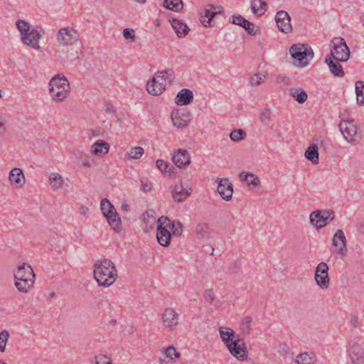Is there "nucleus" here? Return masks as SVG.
Instances as JSON below:
<instances>
[{"label": "nucleus", "mask_w": 364, "mask_h": 364, "mask_svg": "<svg viewBox=\"0 0 364 364\" xmlns=\"http://www.w3.org/2000/svg\"><path fill=\"white\" fill-rule=\"evenodd\" d=\"M93 267L94 278L100 287H110L118 277L115 264L109 259L97 261Z\"/></svg>", "instance_id": "1"}, {"label": "nucleus", "mask_w": 364, "mask_h": 364, "mask_svg": "<svg viewBox=\"0 0 364 364\" xmlns=\"http://www.w3.org/2000/svg\"><path fill=\"white\" fill-rule=\"evenodd\" d=\"M173 78L171 70L156 72L147 82V92L154 96L161 95L165 90L166 87L171 85Z\"/></svg>", "instance_id": "2"}, {"label": "nucleus", "mask_w": 364, "mask_h": 364, "mask_svg": "<svg viewBox=\"0 0 364 364\" xmlns=\"http://www.w3.org/2000/svg\"><path fill=\"white\" fill-rule=\"evenodd\" d=\"M220 335L222 341L232 355L240 360H244L247 357V350L244 347L239 344V340H233L235 332L230 328L220 327L219 328Z\"/></svg>", "instance_id": "3"}, {"label": "nucleus", "mask_w": 364, "mask_h": 364, "mask_svg": "<svg viewBox=\"0 0 364 364\" xmlns=\"http://www.w3.org/2000/svg\"><path fill=\"white\" fill-rule=\"evenodd\" d=\"M70 84L64 75H57L49 82V91L52 99L57 102H63L70 93Z\"/></svg>", "instance_id": "4"}, {"label": "nucleus", "mask_w": 364, "mask_h": 364, "mask_svg": "<svg viewBox=\"0 0 364 364\" xmlns=\"http://www.w3.org/2000/svg\"><path fill=\"white\" fill-rule=\"evenodd\" d=\"M289 53L297 68H305L314 56L312 48L308 44H294L289 48Z\"/></svg>", "instance_id": "5"}, {"label": "nucleus", "mask_w": 364, "mask_h": 364, "mask_svg": "<svg viewBox=\"0 0 364 364\" xmlns=\"http://www.w3.org/2000/svg\"><path fill=\"white\" fill-rule=\"evenodd\" d=\"M329 46L331 47L329 58L342 62H346L349 59L350 52L344 38L341 37L333 38Z\"/></svg>", "instance_id": "6"}, {"label": "nucleus", "mask_w": 364, "mask_h": 364, "mask_svg": "<svg viewBox=\"0 0 364 364\" xmlns=\"http://www.w3.org/2000/svg\"><path fill=\"white\" fill-rule=\"evenodd\" d=\"M354 119L341 120L338 124V128L343 137L350 143L355 145L360 140V136H358V127L353 124Z\"/></svg>", "instance_id": "7"}, {"label": "nucleus", "mask_w": 364, "mask_h": 364, "mask_svg": "<svg viewBox=\"0 0 364 364\" xmlns=\"http://www.w3.org/2000/svg\"><path fill=\"white\" fill-rule=\"evenodd\" d=\"M79 34L73 27L67 26L58 30L56 40L60 46H72L77 42Z\"/></svg>", "instance_id": "8"}, {"label": "nucleus", "mask_w": 364, "mask_h": 364, "mask_svg": "<svg viewBox=\"0 0 364 364\" xmlns=\"http://www.w3.org/2000/svg\"><path fill=\"white\" fill-rule=\"evenodd\" d=\"M335 218V213L333 210H315L309 217L311 223L317 228H321Z\"/></svg>", "instance_id": "9"}, {"label": "nucleus", "mask_w": 364, "mask_h": 364, "mask_svg": "<svg viewBox=\"0 0 364 364\" xmlns=\"http://www.w3.org/2000/svg\"><path fill=\"white\" fill-rule=\"evenodd\" d=\"M161 322L164 329L173 331L179 323V315L174 309L166 308L161 314Z\"/></svg>", "instance_id": "10"}, {"label": "nucleus", "mask_w": 364, "mask_h": 364, "mask_svg": "<svg viewBox=\"0 0 364 364\" xmlns=\"http://www.w3.org/2000/svg\"><path fill=\"white\" fill-rule=\"evenodd\" d=\"M328 266L324 262H320L315 269L314 279L316 284L321 289H327L329 286L330 279L328 277Z\"/></svg>", "instance_id": "11"}, {"label": "nucleus", "mask_w": 364, "mask_h": 364, "mask_svg": "<svg viewBox=\"0 0 364 364\" xmlns=\"http://www.w3.org/2000/svg\"><path fill=\"white\" fill-rule=\"evenodd\" d=\"M171 119L175 127L178 128L186 127L192 120V115L187 109H178L171 114Z\"/></svg>", "instance_id": "12"}, {"label": "nucleus", "mask_w": 364, "mask_h": 364, "mask_svg": "<svg viewBox=\"0 0 364 364\" xmlns=\"http://www.w3.org/2000/svg\"><path fill=\"white\" fill-rule=\"evenodd\" d=\"M347 240L342 230H338L332 240V245L334 247L333 254L343 257L347 253Z\"/></svg>", "instance_id": "13"}, {"label": "nucleus", "mask_w": 364, "mask_h": 364, "mask_svg": "<svg viewBox=\"0 0 364 364\" xmlns=\"http://www.w3.org/2000/svg\"><path fill=\"white\" fill-rule=\"evenodd\" d=\"M274 21L279 31L285 34L292 32L291 17L287 11L283 10L279 11L274 16Z\"/></svg>", "instance_id": "14"}, {"label": "nucleus", "mask_w": 364, "mask_h": 364, "mask_svg": "<svg viewBox=\"0 0 364 364\" xmlns=\"http://www.w3.org/2000/svg\"><path fill=\"white\" fill-rule=\"evenodd\" d=\"M222 12V7L214 6L213 4L207 5L203 12L200 14V21L202 24L207 27L212 26L211 21L215 16L216 14Z\"/></svg>", "instance_id": "15"}, {"label": "nucleus", "mask_w": 364, "mask_h": 364, "mask_svg": "<svg viewBox=\"0 0 364 364\" xmlns=\"http://www.w3.org/2000/svg\"><path fill=\"white\" fill-rule=\"evenodd\" d=\"M172 161L179 168H186L191 164V156L185 149H178L172 155Z\"/></svg>", "instance_id": "16"}, {"label": "nucleus", "mask_w": 364, "mask_h": 364, "mask_svg": "<svg viewBox=\"0 0 364 364\" xmlns=\"http://www.w3.org/2000/svg\"><path fill=\"white\" fill-rule=\"evenodd\" d=\"M164 221L160 222L159 218L157 220V234L158 242L163 247H168L170 245L171 233L168 228L165 227Z\"/></svg>", "instance_id": "17"}, {"label": "nucleus", "mask_w": 364, "mask_h": 364, "mask_svg": "<svg viewBox=\"0 0 364 364\" xmlns=\"http://www.w3.org/2000/svg\"><path fill=\"white\" fill-rule=\"evenodd\" d=\"M217 191L223 200L226 201L230 200L233 193L232 183L226 178L220 179Z\"/></svg>", "instance_id": "18"}, {"label": "nucleus", "mask_w": 364, "mask_h": 364, "mask_svg": "<svg viewBox=\"0 0 364 364\" xmlns=\"http://www.w3.org/2000/svg\"><path fill=\"white\" fill-rule=\"evenodd\" d=\"M230 22L242 27L251 36L257 35V29H255V25L240 15L232 16Z\"/></svg>", "instance_id": "19"}, {"label": "nucleus", "mask_w": 364, "mask_h": 364, "mask_svg": "<svg viewBox=\"0 0 364 364\" xmlns=\"http://www.w3.org/2000/svg\"><path fill=\"white\" fill-rule=\"evenodd\" d=\"M41 37V33L36 29L32 28L21 37V40L24 44L36 50H40L39 39Z\"/></svg>", "instance_id": "20"}, {"label": "nucleus", "mask_w": 364, "mask_h": 364, "mask_svg": "<svg viewBox=\"0 0 364 364\" xmlns=\"http://www.w3.org/2000/svg\"><path fill=\"white\" fill-rule=\"evenodd\" d=\"M9 181L16 188H22L26 183V178L23 171L19 168H14L11 169L9 173Z\"/></svg>", "instance_id": "21"}, {"label": "nucleus", "mask_w": 364, "mask_h": 364, "mask_svg": "<svg viewBox=\"0 0 364 364\" xmlns=\"http://www.w3.org/2000/svg\"><path fill=\"white\" fill-rule=\"evenodd\" d=\"M14 279H22L24 278H35L34 272L30 264L22 262L17 266L16 271L14 274Z\"/></svg>", "instance_id": "22"}, {"label": "nucleus", "mask_w": 364, "mask_h": 364, "mask_svg": "<svg viewBox=\"0 0 364 364\" xmlns=\"http://www.w3.org/2000/svg\"><path fill=\"white\" fill-rule=\"evenodd\" d=\"M159 221H164L163 224L165 227L168 228L172 231L171 235L174 237H180L183 232V225L180 221L171 220L165 216L159 218Z\"/></svg>", "instance_id": "23"}, {"label": "nucleus", "mask_w": 364, "mask_h": 364, "mask_svg": "<svg viewBox=\"0 0 364 364\" xmlns=\"http://www.w3.org/2000/svg\"><path fill=\"white\" fill-rule=\"evenodd\" d=\"M191 191V188L186 189L180 184L172 188L171 193L172 197L176 202L181 203L190 196Z\"/></svg>", "instance_id": "24"}, {"label": "nucleus", "mask_w": 364, "mask_h": 364, "mask_svg": "<svg viewBox=\"0 0 364 364\" xmlns=\"http://www.w3.org/2000/svg\"><path fill=\"white\" fill-rule=\"evenodd\" d=\"M349 355L353 364L364 363V349L360 345L353 344L350 348Z\"/></svg>", "instance_id": "25"}, {"label": "nucleus", "mask_w": 364, "mask_h": 364, "mask_svg": "<svg viewBox=\"0 0 364 364\" xmlns=\"http://www.w3.org/2000/svg\"><path fill=\"white\" fill-rule=\"evenodd\" d=\"M325 61L328 65L331 73L336 77H343L345 75L342 65L340 64L341 60H335L333 58L326 57Z\"/></svg>", "instance_id": "26"}, {"label": "nucleus", "mask_w": 364, "mask_h": 364, "mask_svg": "<svg viewBox=\"0 0 364 364\" xmlns=\"http://www.w3.org/2000/svg\"><path fill=\"white\" fill-rule=\"evenodd\" d=\"M193 100V93L189 89H182L176 97V103L178 105H188Z\"/></svg>", "instance_id": "27"}, {"label": "nucleus", "mask_w": 364, "mask_h": 364, "mask_svg": "<svg viewBox=\"0 0 364 364\" xmlns=\"http://www.w3.org/2000/svg\"><path fill=\"white\" fill-rule=\"evenodd\" d=\"M196 232L198 239L205 240L212 237L213 231L209 225L205 223H198Z\"/></svg>", "instance_id": "28"}, {"label": "nucleus", "mask_w": 364, "mask_h": 364, "mask_svg": "<svg viewBox=\"0 0 364 364\" xmlns=\"http://www.w3.org/2000/svg\"><path fill=\"white\" fill-rule=\"evenodd\" d=\"M252 13L257 16H261L267 10L266 0H250Z\"/></svg>", "instance_id": "29"}, {"label": "nucleus", "mask_w": 364, "mask_h": 364, "mask_svg": "<svg viewBox=\"0 0 364 364\" xmlns=\"http://www.w3.org/2000/svg\"><path fill=\"white\" fill-rule=\"evenodd\" d=\"M109 144L103 141L97 140L91 147V151L95 156H102L108 153Z\"/></svg>", "instance_id": "30"}, {"label": "nucleus", "mask_w": 364, "mask_h": 364, "mask_svg": "<svg viewBox=\"0 0 364 364\" xmlns=\"http://www.w3.org/2000/svg\"><path fill=\"white\" fill-rule=\"evenodd\" d=\"M171 23L173 29L175 31L178 38L185 37L188 34L189 28L188 26L185 24L183 22L178 19L173 18L171 21Z\"/></svg>", "instance_id": "31"}, {"label": "nucleus", "mask_w": 364, "mask_h": 364, "mask_svg": "<svg viewBox=\"0 0 364 364\" xmlns=\"http://www.w3.org/2000/svg\"><path fill=\"white\" fill-rule=\"evenodd\" d=\"M15 286L22 293H28L33 287L35 278H24L22 279H14Z\"/></svg>", "instance_id": "32"}, {"label": "nucleus", "mask_w": 364, "mask_h": 364, "mask_svg": "<svg viewBox=\"0 0 364 364\" xmlns=\"http://www.w3.org/2000/svg\"><path fill=\"white\" fill-rule=\"evenodd\" d=\"M238 176L241 181L246 182L247 186L250 188L259 185L260 182L259 178L255 174L249 172L242 171L239 174Z\"/></svg>", "instance_id": "33"}, {"label": "nucleus", "mask_w": 364, "mask_h": 364, "mask_svg": "<svg viewBox=\"0 0 364 364\" xmlns=\"http://www.w3.org/2000/svg\"><path fill=\"white\" fill-rule=\"evenodd\" d=\"M304 156L314 164H317L319 160L318 146L315 144H311L306 150Z\"/></svg>", "instance_id": "34"}, {"label": "nucleus", "mask_w": 364, "mask_h": 364, "mask_svg": "<svg viewBox=\"0 0 364 364\" xmlns=\"http://www.w3.org/2000/svg\"><path fill=\"white\" fill-rule=\"evenodd\" d=\"M156 165L157 168L163 173H166L168 176L171 177L176 174V170L171 164L162 159L156 161Z\"/></svg>", "instance_id": "35"}, {"label": "nucleus", "mask_w": 364, "mask_h": 364, "mask_svg": "<svg viewBox=\"0 0 364 364\" xmlns=\"http://www.w3.org/2000/svg\"><path fill=\"white\" fill-rule=\"evenodd\" d=\"M289 95L299 104L304 103L308 97L307 93L300 87L290 88Z\"/></svg>", "instance_id": "36"}, {"label": "nucleus", "mask_w": 364, "mask_h": 364, "mask_svg": "<svg viewBox=\"0 0 364 364\" xmlns=\"http://www.w3.org/2000/svg\"><path fill=\"white\" fill-rule=\"evenodd\" d=\"M105 218L112 229H113L117 232H120L122 221L117 211L112 214H109L105 216Z\"/></svg>", "instance_id": "37"}, {"label": "nucleus", "mask_w": 364, "mask_h": 364, "mask_svg": "<svg viewBox=\"0 0 364 364\" xmlns=\"http://www.w3.org/2000/svg\"><path fill=\"white\" fill-rule=\"evenodd\" d=\"M49 183L54 191H58L63 187L64 179L63 176L58 173H51L49 175Z\"/></svg>", "instance_id": "38"}, {"label": "nucleus", "mask_w": 364, "mask_h": 364, "mask_svg": "<svg viewBox=\"0 0 364 364\" xmlns=\"http://www.w3.org/2000/svg\"><path fill=\"white\" fill-rule=\"evenodd\" d=\"M315 355L313 353H300L296 359L297 364H312L314 361Z\"/></svg>", "instance_id": "39"}, {"label": "nucleus", "mask_w": 364, "mask_h": 364, "mask_svg": "<svg viewBox=\"0 0 364 364\" xmlns=\"http://www.w3.org/2000/svg\"><path fill=\"white\" fill-rule=\"evenodd\" d=\"M355 92L357 103L360 105H364V81L356 82Z\"/></svg>", "instance_id": "40"}, {"label": "nucleus", "mask_w": 364, "mask_h": 364, "mask_svg": "<svg viewBox=\"0 0 364 364\" xmlns=\"http://www.w3.org/2000/svg\"><path fill=\"white\" fill-rule=\"evenodd\" d=\"M100 205L102 214L105 215V217L116 212L114 205H112V203L107 198H103L101 200Z\"/></svg>", "instance_id": "41"}, {"label": "nucleus", "mask_w": 364, "mask_h": 364, "mask_svg": "<svg viewBox=\"0 0 364 364\" xmlns=\"http://www.w3.org/2000/svg\"><path fill=\"white\" fill-rule=\"evenodd\" d=\"M164 6L175 11H179L183 9L181 0H164Z\"/></svg>", "instance_id": "42"}, {"label": "nucleus", "mask_w": 364, "mask_h": 364, "mask_svg": "<svg viewBox=\"0 0 364 364\" xmlns=\"http://www.w3.org/2000/svg\"><path fill=\"white\" fill-rule=\"evenodd\" d=\"M252 319L250 316H245L240 324V329L244 335H248L251 332L250 324Z\"/></svg>", "instance_id": "43"}, {"label": "nucleus", "mask_w": 364, "mask_h": 364, "mask_svg": "<svg viewBox=\"0 0 364 364\" xmlns=\"http://www.w3.org/2000/svg\"><path fill=\"white\" fill-rule=\"evenodd\" d=\"M266 74L258 73L252 75L250 78V83L252 86H257L266 80Z\"/></svg>", "instance_id": "44"}, {"label": "nucleus", "mask_w": 364, "mask_h": 364, "mask_svg": "<svg viewBox=\"0 0 364 364\" xmlns=\"http://www.w3.org/2000/svg\"><path fill=\"white\" fill-rule=\"evenodd\" d=\"M16 26L21 32V38L31 30V25L23 20H18Z\"/></svg>", "instance_id": "45"}, {"label": "nucleus", "mask_w": 364, "mask_h": 364, "mask_svg": "<svg viewBox=\"0 0 364 364\" xmlns=\"http://www.w3.org/2000/svg\"><path fill=\"white\" fill-rule=\"evenodd\" d=\"M9 338V333L4 330L0 332V352L4 353L6 350V343Z\"/></svg>", "instance_id": "46"}, {"label": "nucleus", "mask_w": 364, "mask_h": 364, "mask_svg": "<svg viewBox=\"0 0 364 364\" xmlns=\"http://www.w3.org/2000/svg\"><path fill=\"white\" fill-rule=\"evenodd\" d=\"M246 136V132L242 129H235L232 131L230 134V137L231 140L234 141H240L245 139Z\"/></svg>", "instance_id": "47"}, {"label": "nucleus", "mask_w": 364, "mask_h": 364, "mask_svg": "<svg viewBox=\"0 0 364 364\" xmlns=\"http://www.w3.org/2000/svg\"><path fill=\"white\" fill-rule=\"evenodd\" d=\"M164 354L167 358L171 360H173L174 358H178L181 356V354L176 351V349L173 346H170L165 348Z\"/></svg>", "instance_id": "48"}, {"label": "nucleus", "mask_w": 364, "mask_h": 364, "mask_svg": "<svg viewBox=\"0 0 364 364\" xmlns=\"http://www.w3.org/2000/svg\"><path fill=\"white\" fill-rule=\"evenodd\" d=\"M272 117V111L270 109H264L262 111L259 119L262 124H268Z\"/></svg>", "instance_id": "49"}, {"label": "nucleus", "mask_w": 364, "mask_h": 364, "mask_svg": "<svg viewBox=\"0 0 364 364\" xmlns=\"http://www.w3.org/2000/svg\"><path fill=\"white\" fill-rule=\"evenodd\" d=\"M144 149L141 146H136L131 149L129 156L134 159H139L144 154Z\"/></svg>", "instance_id": "50"}, {"label": "nucleus", "mask_w": 364, "mask_h": 364, "mask_svg": "<svg viewBox=\"0 0 364 364\" xmlns=\"http://www.w3.org/2000/svg\"><path fill=\"white\" fill-rule=\"evenodd\" d=\"M123 36L125 39L129 40L131 42L135 41V33L132 28H124L123 30Z\"/></svg>", "instance_id": "51"}, {"label": "nucleus", "mask_w": 364, "mask_h": 364, "mask_svg": "<svg viewBox=\"0 0 364 364\" xmlns=\"http://www.w3.org/2000/svg\"><path fill=\"white\" fill-rule=\"evenodd\" d=\"M95 364H112L111 359L104 355H99L95 356Z\"/></svg>", "instance_id": "52"}, {"label": "nucleus", "mask_w": 364, "mask_h": 364, "mask_svg": "<svg viewBox=\"0 0 364 364\" xmlns=\"http://www.w3.org/2000/svg\"><path fill=\"white\" fill-rule=\"evenodd\" d=\"M103 108H104L105 112L107 114H114L116 112V110H115L114 107H113V105L108 102H105L104 103Z\"/></svg>", "instance_id": "53"}, {"label": "nucleus", "mask_w": 364, "mask_h": 364, "mask_svg": "<svg viewBox=\"0 0 364 364\" xmlns=\"http://www.w3.org/2000/svg\"><path fill=\"white\" fill-rule=\"evenodd\" d=\"M204 297L207 301L212 303L215 300V295L212 289L205 290Z\"/></svg>", "instance_id": "54"}, {"label": "nucleus", "mask_w": 364, "mask_h": 364, "mask_svg": "<svg viewBox=\"0 0 364 364\" xmlns=\"http://www.w3.org/2000/svg\"><path fill=\"white\" fill-rule=\"evenodd\" d=\"M141 189L144 192L151 191L152 189V184L149 181L141 180Z\"/></svg>", "instance_id": "55"}, {"label": "nucleus", "mask_w": 364, "mask_h": 364, "mask_svg": "<svg viewBox=\"0 0 364 364\" xmlns=\"http://www.w3.org/2000/svg\"><path fill=\"white\" fill-rule=\"evenodd\" d=\"M350 323L354 328H358L360 324L359 318L356 315L351 314L350 317Z\"/></svg>", "instance_id": "56"}, {"label": "nucleus", "mask_w": 364, "mask_h": 364, "mask_svg": "<svg viewBox=\"0 0 364 364\" xmlns=\"http://www.w3.org/2000/svg\"><path fill=\"white\" fill-rule=\"evenodd\" d=\"M279 353L283 355H286L289 350V346L285 343H281L279 346Z\"/></svg>", "instance_id": "57"}, {"label": "nucleus", "mask_w": 364, "mask_h": 364, "mask_svg": "<svg viewBox=\"0 0 364 364\" xmlns=\"http://www.w3.org/2000/svg\"><path fill=\"white\" fill-rule=\"evenodd\" d=\"M88 212L89 208L87 206L84 205H80L79 208V213H80V215H84L85 217H87Z\"/></svg>", "instance_id": "58"}, {"label": "nucleus", "mask_w": 364, "mask_h": 364, "mask_svg": "<svg viewBox=\"0 0 364 364\" xmlns=\"http://www.w3.org/2000/svg\"><path fill=\"white\" fill-rule=\"evenodd\" d=\"M6 132V129L4 125V122L2 120L1 117L0 116V136L5 135Z\"/></svg>", "instance_id": "59"}, {"label": "nucleus", "mask_w": 364, "mask_h": 364, "mask_svg": "<svg viewBox=\"0 0 364 364\" xmlns=\"http://www.w3.org/2000/svg\"><path fill=\"white\" fill-rule=\"evenodd\" d=\"M82 164L83 166H86V167H90L91 166V164H90V161L89 160V159L87 157H86L82 161Z\"/></svg>", "instance_id": "60"}, {"label": "nucleus", "mask_w": 364, "mask_h": 364, "mask_svg": "<svg viewBox=\"0 0 364 364\" xmlns=\"http://www.w3.org/2000/svg\"><path fill=\"white\" fill-rule=\"evenodd\" d=\"M91 132H92V136H95V137L100 136L102 133L101 131L99 129L91 130Z\"/></svg>", "instance_id": "61"}, {"label": "nucleus", "mask_w": 364, "mask_h": 364, "mask_svg": "<svg viewBox=\"0 0 364 364\" xmlns=\"http://www.w3.org/2000/svg\"><path fill=\"white\" fill-rule=\"evenodd\" d=\"M360 23L362 24V26L364 27V14H361L359 17Z\"/></svg>", "instance_id": "62"}, {"label": "nucleus", "mask_w": 364, "mask_h": 364, "mask_svg": "<svg viewBox=\"0 0 364 364\" xmlns=\"http://www.w3.org/2000/svg\"><path fill=\"white\" fill-rule=\"evenodd\" d=\"M54 298H55V294L54 292L50 293L48 296V299L50 300V299H54Z\"/></svg>", "instance_id": "63"}, {"label": "nucleus", "mask_w": 364, "mask_h": 364, "mask_svg": "<svg viewBox=\"0 0 364 364\" xmlns=\"http://www.w3.org/2000/svg\"><path fill=\"white\" fill-rule=\"evenodd\" d=\"M159 362H160V364H168L169 363V362L166 361L164 358V359L161 358Z\"/></svg>", "instance_id": "64"}]
</instances>
